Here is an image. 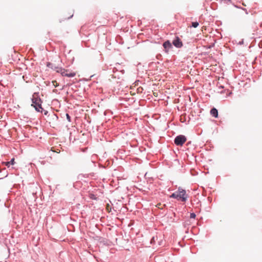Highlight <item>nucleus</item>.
Masks as SVG:
<instances>
[{"mask_svg": "<svg viewBox=\"0 0 262 262\" xmlns=\"http://www.w3.org/2000/svg\"><path fill=\"white\" fill-rule=\"evenodd\" d=\"M170 197L177 199L183 202H185L187 200L186 191L182 188H179L178 191L173 193Z\"/></svg>", "mask_w": 262, "mask_h": 262, "instance_id": "obj_1", "label": "nucleus"}, {"mask_svg": "<svg viewBox=\"0 0 262 262\" xmlns=\"http://www.w3.org/2000/svg\"><path fill=\"white\" fill-rule=\"evenodd\" d=\"M32 103L31 104V106H33L36 111L43 113L45 115H47L48 113V111L45 110L44 108L42 107V101L41 99H32Z\"/></svg>", "mask_w": 262, "mask_h": 262, "instance_id": "obj_2", "label": "nucleus"}, {"mask_svg": "<svg viewBox=\"0 0 262 262\" xmlns=\"http://www.w3.org/2000/svg\"><path fill=\"white\" fill-rule=\"evenodd\" d=\"M214 92L216 94H220L222 96L221 97H227L230 96V95L232 94V92L229 90L224 89V86H221L217 88L216 90H214Z\"/></svg>", "mask_w": 262, "mask_h": 262, "instance_id": "obj_3", "label": "nucleus"}, {"mask_svg": "<svg viewBox=\"0 0 262 262\" xmlns=\"http://www.w3.org/2000/svg\"><path fill=\"white\" fill-rule=\"evenodd\" d=\"M186 138L184 135H179L176 137L174 139V143L178 146H182L186 141Z\"/></svg>", "mask_w": 262, "mask_h": 262, "instance_id": "obj_4", "label": "nucleus"}, {"mask_svg": "<svg viewBox=\"0 0 262 262\" xmlns=\"http://www.w3.org/2000/svg\"><path fill=\"white\" fill-rule=\"evenodd\" d=\"M63 72L62 73V76H67L68 77H74L76 73L75 72L70 71L69 70L64 69V70H62Z\"/></svg>", "mask_w": 262, "mask_h": 262, "instance_id": "obj_5", "label": "nucleus"}, {"mask_svg": "<svg viewBox=\"0 0 262 262\" xmlns=\"http://www.w3.org/2000/svg\"><path fill=\"white\" fill-rule=\"evenodd\" d=\"M173 45L177 48H180L182 46L183 44L178 37H177L172 42Z\"/></svg>", "mask_w": 262, "mask_h": 262, "instance_id": "obj_6", "label": "nucleus"}, {"mask_svg": "<svg viewBox=\"0 0 262 262\" xmlns=\"http://www.w3.org/2000/svg\"><path fill=\"white\" fill-rule=\"evenodd\" d=\"M163 47L165 49V51L167 52L169 49L172 48V45L169 40L165 41L163 43Z\"/></svg>", "mask_w": 262, "mask_h": 262, "instance_id": "obj_7", "label": "nucleus"}, {"mask_svg": "<svg viewBox=\"0 0 262 262\" xmlns=\"http://www.w3.org/2000/svg\"><path fill=\"white\" fill-rule=\"evenodd\" d=\"M166 205L165 204H162L161 203H158L157 205V207H158V208L160 209H163V208Z\"/></svg>", "mask_w": 262, "mask_h": 262, "instance_id": "obj_8", "label": "nucleus"}, {"mask_svg": "<svg viewBox=\"0 0 262 262\" xmlns=\"http://www.w3.org/2000/svg\"><path fill=\"white\" fill-rule=\"evenodd\" d=\"M218 116V112L217 110L214 107V117H217Z\"/></svg>", "mask_w": 262, "mask_h": 262, "instance_id": "obj_9", "label": "nucleus"}, {"mask_svg": "<svg viewBox=\"0 0 262 262\" xmlns=\"http://www.w3.org/2000/svg\"><path fill=\"white\" fill-rule=\"evenodd\" d=\"M199 26V23L198 22H192V26L194 28H196Z\"/></svg>", "mask_w": 262, "mask_h": 262, "instance_id": "obj_10", "label": "nucleus"}, {"mask_svg": "<svg viewBox=\"0 0 262 262\" xmlns=\"http://www.w3.org/2000/svg\"><path fill=\"white\" fill-rule=\"evenodd\" d=\"M62 70H64V69H62V68H57V72L58 73H60L61 74V75H62V73L63 72Z\"/></svg>", "mask_w": 262, "mask_h": 262, "instance_id": "obj_11", "label": "nucleus"}, {"mask_svg": "<svg viewBox=\"0 0 262 262\" xmlns=\"http://www.w3.org/2000/svg\"><path fill=\"white\" fill-rule=\"evenodd\" d=\"M3 164L6 165L8 167H9L10 165V162H3Z\"/></svg>", "mask_w": 262, "mask_h": 262, "instance_id": "obj_12", "label": "nucleus"}, {"mask_svg": "<svg viewBox=\"0 0 262 262\" xmlns=\"http://www.w3.org/2000/svg\"><path fill=\"white\" fill-rule=\"evenodd\" d=\"M9 162H10V165H14L15 163V159L12 158Z\"/></svg>", "mask_w": 262, "mask_h": 262, "instance_id": "obj_13", "label": "nucleus"}, {"mask_svg": "<svg viewBox=\"0 0 262 262\" xmlns=\"http://www.w3.org/2000/svg\"><path fill=\"white\" fill-rule=\"evenodd\" d=\"M195 216H196V215H195V214L194 213H191L190 214V217L191 219H195Z\"/></svg>", "mask_w": 262, "mask_h": 262, "instance_id": "obj_14", "label": "nucleus"}, {"mask_svg": "<svg viewBox=\"0 0 262 262\" xmlns=\"http://www.w3.org/2000/svg\"><path fill=\"white\" fill-rule=\"evenodd\" d=\"M67 119L69 122H71V117L68 114H66Z\"/></svg>", "mask_w": 262, "mask_h": 262, "instance_id": "obj_15", "label": "nucleus"}, {"mask_svg": "<svg viewBox=\"0 0 262 262\" xmlns=\"http://www.w3.org/2000/svg\"><path fill=\"white\" fill-rule=\"evenodd\" d=\"M52 83H53V85H54L55 87H57L58 86V83L56 82V81H53Z\"/></svg>", "mask_w": 262, "mask_h": 262, "instance_id": "obj_16", "label": "nucleus"}, {"mask_svg": "<svg viewBox=\"0 0 262 262\" xmlns=\"http://www.w3.org/2000/svg\"><path fill=\"white\" fill-rule=\"evenodd\" d=\"M52 66V64L51 63L48 62L47 63V67H48L49 68H53Z\"/></svg>", "mask_w": 262, "mask_h": 262, "instance_id": "obj_17", "label": "nucleus"}, {"mask_svg": "<svg viewBox=\"0 0 262 262\" xmlns=\"http://www.w3.org/2000/svg\"><path fill=\"white\" fill-rule=\"evenodd\" d=\"M210 113L211 114H213V108H211L210 110Z\"/></svg>", "mask_w": 262, "mask_h": 262, "instance_id": "obj_18", "label": "nucleus"}, {"mask_svg": "<svg viewBox=\"0 0 262 262\" xmlns=\"http://www.w3.org/2000/svg\"><path fill=\"white\" fill-rule=\"evenodd\" d=\"M218 23H220V24H222V23H221L220 21H216V24L217 26H219V24H218Z\"/></svg>", "mask_w": 262, "mask_h": 262, "instance_id": "obj_19", "label": "nucleus"}, {"mask_svg": "<svg viewBox=\"0 0 262 262\" xmlns=\"http://www.w3.org/2000/svg\"><path fill=\"white\" fill-rule=\"evenodd\" d=\"M243 10H244L245 11V13L248 14V12L247 11V10L246 9H243Z\"/></svg>", "mask_w": 262, "mask_h": 262, "instance_id": "obj_20", "label": "nucleus"}, {"mask_svg": "<svg viewBox=\"0 0 262 262\" xmlns=\"http://www.w3.org/2000/svg\"><path fill=\"white\" fill-rule=\"evenodd\" d=\"M244 43V40H242L241 41L239 42V44H243Z\"/></svg>", "mask_w": 262, "mask_h": 262, "instance_id": "obj_21", "label": "nucleus"}, {"mask_svg": "<svg viewBox=\"0 0 262 262\" xmlns=\"http://www.w3.org/2000/svg\"><path fill=\"white\" fill-rule=\"evenodd\" d=\"M33 98H36V96H35V93L34 94V95L33 96Z\"/></svg>", "mask_w": 262, "mask_h": 262, "instance_id": "obj_22", "label": "nucleus"}, {"mask_svg": "<svg viewBox=\"0 0 262 262\" xmlns=\"http://www.w3.org/2000/svg\"><path fill=\"white\" fill-rule=\"evenodd\" d=\"M215 32L218 34H219V32L218 31L217 29H215Z\"/></svg>", "mask_w": 262, "mask_h": 262, "instance_id": "obj_23", "label": "nucleus"}, {"mask_svg": "<svg viewBox=\"0 0 262 262\" xmlns=\"http://www.w3.org/2000/svg\"><path fill=\"white\" fill-rule=\"evenodd\" d=\"M110 205L108 204L107 205V206H106V209H108V207H109Z\"/></svg>", "mask_w": 262, "mask_h": 262, "instance_id": "obj_24", "label": "nucleus"}, {"mask_svg": "<svg viewBox=\"0 0 262 262\" xmlns=\"http://www.w3.org/2000/svg\"><path fill=\"white\" fill-rule=\"evenodd\" d=\"M179 102V99H178V101L175 102L174 103H178Z\"/></svg>", "mask_w": 262, "mask_h": 262, "instance_id": "obj_25", "label": "nucleus"}, {"mask_svg": "<svg viewBox=\"0 0 262 262\" xmlns=\"http://www.w3.org/2000/svg\"><path fill=\"white\" fill-rule=\"evenodd\" d=\"M154 94H155L154 96H156V94H155V93H154Z\"/></svg>", "mask_w": 262, "mask_h": 262, "instance_id": "obj_26", "label": "nucleus"}, {"mask_svg": "<svg viewBox=\"0 0 262 262\" xmlns=\"http://www.w3.org/2000/svg\"><path fill=\"white\" fill-rule=\"evenodd\" d=\"M154 94H155L154 96H156V94H155V93H154Z\"/></svg>", "mask_w": 262, "mask_h": 262, "instance_id": "obj_27", "label": "nucleus"}, {"mask_svg": "<svg viewBox=\"0 0 262 262\" xmlns=\"http://www.w3.org/2000/svg\"><path fill=\"white\" fill-rule=\"evenodd\" d=\"M154 94H155L154 96H156V94H155V93H154Z\"/></svg>", "mask_w": 262, "mask_h": 262, "instance_id": "obj_28", "label": "nucleus"}, {"mask_svg": "<svg viewBox=\"0 0 262 262\" xmlns=\"http://www.w3.org/2000/svg\"><path fill=\"white\" fill-rule=\"evenodd\" d=\"M215 41L214 40V42H213L214 45L215 44Z\"/></svg>", "mask_w": 262, "mask_h": 262, "instance_id": "obj_29", "label": "nucleus"}, {"mask_svg": "<svg viewBox=\"0 0 262 262\" xmlns=\"http://www.w3.org/2000/svg\"><path fill=\"white\" fill-rule=\"evenodd\" d=\"M213 35L215 36V35H216L214 33Z\"/></svg>", "mask_w": 262, "mask_h": 262, "instance_id": "obj_30", "label": "nucleus"}]
</instances>
